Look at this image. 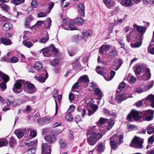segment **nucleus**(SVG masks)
<instances>
[{"instance_id": "nucleus-14", "label": "nucleus", "mask_w": 154, "mask_h": 154, "mask_svg": "<svg viewBox=\"0 0 154 154\" xmlns=\"http://www.w3.org/2000/svg\"><path fill=\"white\" fill-rule=\"evenodd\" d=\"M3 82L1 83L0 85V87L2 91H4L6 88V84L7 82L9 80V77L7 75L3 76L2 80Z\"/></svg>"}, {"instance_id": "nucleus-45", "label": "nucleus", "mask_w": 154, "mask_h": 154, "mask_svg": "<svg viewBox=\"0 0 154 154\" xmlns=\"http://www.w3.org/2000/svg\"><path fill=\"white\" fill-rule=\"evenodd\" d=\"M80 80H78V82H76L72 86V91H75V89L78 88L80 86Z\"/></svg>"}, {"instance_id": "nucleus-64", "label": "nucleus", "mask_w": 154, "mask_h": 154, "mask_svg": "<svg viewBox=\"0 0 154 154\" xmlns=\"http://www.w3.org/2000/svg\"><path fill=\"white\" fill-rule=\"evenodd\" d=\"M68 53L70 56H73L75 54L76 52L73 50H69Z\"/></svg>"}, {"instance_id": "nucleus-18", "label": "nucleus", "mask_w": 154, "mask_h": 154, "mask_svg": "<svg viewBox=\"0 0 154 154\" xmlns=\"http://www.w3.org/2000/svg\"><path fill=\"white\" fill-rule=\"evenodd\" d=\"M103 3L106 7L109 8H112L115 3L114 0H103Z\"/></svg>"}, {"instance_id": "nucleus-12", "label": "nucleus", "mask_w": 154, "mask_h": 154, "mask_svg": "<svg viewBox=\"0 0 154 154\" xmlns=\"http://www.w3.org/2000/svg\"><path fill=\"white\" fill-rule=\"evenodd\" d=\"M110 46L109 45H102L100 48L99 50L100 55L103 56L104 54H107L110 49Z\"/></svg>"}, {"instance_id": "nucleus-57", "label": "nucleus", "mask_w": 154, "mask_h": 154, "mask_svg": "<svg viewBox=\"0 0 154 154\" xmlns=\"http://www.w3.org/2000/svg\"><path fill=\"white\" fill-rule=\"evenodd\" d=\"M1 8L4 11H6L9 9V7L5 4H2L0 5Z\"/></svg>"}, {"instance_id": "nucleus-52", "label": "nucleus", "mask_w": 154, "mask_h": 154, "mask_svg": "<svg viewBox=\"0 0 154 154\" xmlns=\"http://www.w3.org/2000/svg\"><path fill=\"white\" fill-rule=\"evenodd\" d=\"M8 143V141L5 139H0V147L5 146Z\"/></svg>"}, {"instance_id": "nucleus-31", "label": "nucleus", "mask_w": 154, "mask_h": 154, "mask_svg": "<svg viewBox=\"0 0 154 154\" xmlns=\"http://www.w3.org/2000/svg\"><path fill=\"white\" fill-rule=\"evenodd\" d=\"M93 33V31L91 30H89L88 31L85 30L82 32V35L84 37H88L91 36Z\"/></svg>"}, {"instance_id": "nucleus-10", "label": "nucleus", "mask_w": 154, "mask_h": 154, "mask_svg": "<svg viewBox=\"0 0 154 154\" xmlns=\"http://www.w3.org/2000/svg\"><path fill=\"white\" fill-rule=\"evenodd\" d=\"M143 75L141 76L140 79L143 80H149L151 77V73L150 70L149 68H145L143 70Z\"/></svg>"}, {"instance_id": "nucleus-35", "label": "nucleus", "mask_w": 154, "mask_h": 154, "mask_svg": "<svg viewBox=\"0 0 154 154\" xmlns=\"http://www.w3.org/2000/svg\"><path fill=\"white\" fill-rule=\"evenodd\" d=\"M88 110V115L90 116L93 114L97 110L98 108L97 106H93Z\"/></svg>"}, {"instance_id": "nucleus-1", "label": "nucleus", "mask_w": 154, "mask_h": 154, "mask_svg": "<svg viewBox=\"0 0 154 154\" xmlns=\"http://www.w3.org/2000/svg\"><path fill=\"white\" fill-rule=\"evenodd\" d=\"M106 120L105 119L100 118L97 122V126H90L88 130L87 135V142L91 145H94L100 139L103 135L101 132L97 133L99 130V126L103 124Z\"/></svg>"}, {"instance_id": "nucleus-39", "label": "nucleus", "mask_w": 154, "mask_h": 154, "mask_svg": "<svg viewBox=\"0 0 154 154\" xmlns=\"http://www.w3.org/2000/svg\"><path fill=\"white\" fill-rule=\"evenodd\" d=\"M96 70L98 73L103 75V77L104 76V69L103 67L99 66H97L96 69Z\"/></svg>"}, {"instance_id": "nucleus-50", "label": "nucleus", "mask_w": 154, "mask_h": 154, "mask_svg": "<svg viewBox=\"0 0 154 154\" xmlns=\"http://www.w3.org/2000/svg\"><path fill=\"white\" fill-rule=\"evenodd\" d=\"M25 0H12V2L15 5H18L20 4L23 3Z\"/></svg>"}, {"instance_id": "nucleus-37", "label": "nucleus", "mask_w": 154, "mask_h": 154, "mask_svg": "<svg viewBox=\"0 0 154 154\" xmlns=\"http://www.w3.org/2000/svg\"><path fill=\"white\" fill-rule=\"evenodd\" d=\"M12 26L11 24L9 23H6L4 24L3 26V29L6 31L10 30Z\"/></svg>"}, {"instance_id": "nucleus-53", "label": "nucleus", "mask_w": 154, "mask_h": 154, "mask_svg": "<svg viewBox=\"0 0 154 154\" xmlns=\"http://www.w3.org/2000/svg\"><path fill=\"white\" fill-rule=\"evenodd\" d=\"M75 24L78 26L82 25L85 23L84 20H75Z\"/></svg>"}, {"instance_id": "nucleus-6", "label": "nucleus", "mask_w": 154, "mask_h": 154, "mask_svg": "<svg viewBox=\"0 0 154 154\" xmlns=\"http://www.w3.org/2000/svg\"><path fill=\"white\" fill-rule=\"evenodd\" d=\"M140 112L136 110H133L131 113L128 116L127 120L129 122L131 121V119H133L135 121H138L140 119L141 116Z\"/></svg>"}, {"instance_id": "nucleus-23", "label": "nucleus", "mask_w": 154, "mask_h": 154, "mask_svg": "<svg viewBox=\"0 0 154 154\" xmlns=\"http://www.w3.org/2000/svg\"><path fill=\"white\" fill-rule=\"evenodd\" d=\"M48 77V74L47 72H46L45 75L42 74L38 76H35V78L36 79L42 83L44 82Z\"/></svg>"}, {"instance_id": "nucleus-20", "label": "nucleus", "mask_w": 154, "mask_h": 154, "mask_svg": "<svg viewBox=\"0 0 154 154\" xmlns=\"http://www.w3.org/2000/svg\"><path fill=\"white\" fill-rule=\"evenodd\" d=\"M105 149V144L102 142L98 143L96 148V150L99 153L103 152L104 151Z\"/></svg>"}, {"instance_id": "nucleus-25", "label": "nucleus", "mask_w": 154, "mask_h": 154, "mask_svg": "<svg viewBox=\"0 0 154 154\" xmlns=\"http://www.w3.org/2000/svg\"><path fill=\"white\" fill-rule=\"evenodd\" d=\"M24 129H19L15 131L14 133L18 138H21L24 134Z\"/></svg>"}, {"instance_id": "nucleus-42", "label": "nucleus", "mask_w": 154, "mask_h": 154, "mask_svg": "<svg viewBox=\"0 0 154 154\" xmlns=\"http://www.w3.org/2000/svg\"><path fill=\"white\" fill-rule=\"evenodd\" d=\"M59 144L62 148H64L66 147L67 143L65 139H60L59 140Z\"/></svg>"}, {"instance_id": "nucleus-40", "label": "nucleus", "mask_w": 154, "mask_h": 154, "mask_svg": "<svg viewBox=\"0 0 154 154\" xmlns=\"http://www.w3.org/2000/svg\"><path fill=\"white\" fill-rule=\"evenodd\" d=\"M80 38H81L82 40H84V37H79V35H77L73 36L72 38V39L73 42H78Z\"/></svg>"}, {"instance_id": "nucleus-21", "label": "nucleus", "mask_w": 154, "mask_h": 154, "mask_svg": "<svg viewBox=\"0 0 154 154\" xmlns=\"http://www.w3.org/2000/svg\"><path fill=\"white\" fill-rule=\"evenodd\" d=\"M139 42H137L134 43H131V45L132 48H137L139 47L142 45V35H139L138 36Z\"/></svg>"}, {"instance_id": "nucleus-5", "label": "nucleus", "mask_w": 154, "mask_h": 154, "mask_svg": "<svg viewBox=\"0 0 154 154\" xmlns=\"http://www.w3.org/2000/svg\"><path fill=\"white\" fill-rule=\"evenodd\" d=\"M143 142V140L140 137H135L132 141L130 145L134 147L142 149L143 148L142 144Z\"/></svg>"}, {"instance_id": "nucleus-13", "label": "nucleus", "mask_w": 154, "mask_h": 154, "mask_svg": "<svg viewBox=\"0 0 154 154\" xmlns=\"http://www.w3.org/2000/svg\"><path fill=\"white\" fill-rule=\"evenodd\" d=\"M154 111L152 110L149 109L145 112L144 113V117L146 118V121H150L153 118V116Z\"/></svg>"}, {"instance_id": "nucleus-54", "label": "nucleus", "mask_w": 154, "mask_h": 154, "mask_svg": "<svg viewBox=\"0 0 154 154\" xmlns=\"http://www.w3.org/2000/svg\"><path fill=\"white\" fill-rule=\"evenodd\" d=\"M10 61L11 63H14L17 62L18 61V59L16 57L13 56L10 58Z\"/></svg>"}, {"instance_id": "nucleus-36", "label": "nucleus", "mask_w": 154, "mask_h": 154, "mask_svg": "<svg viewBox=\"0 0 154 154\" xmlns=\"http://www.w3.org/2000/svg\"><path fill=\"white\" fill-rule=\"evenodd\" d=\"M142 66L141 65H137L135 66L134 72L135 74H140L141 71Z\"/></svg>"}, {"instance_id": "nucleus-63", "label": "nucleus", "mask_w": 154, "mask_h": 154, "mask_svg": "<svg viewBox=\"0 0 154 154\" xmlns=\"http://www.w3.org/2000/svg\"><path fill=\"white\" fill-rule=\"evenodd\" d=\"M122 22V20H117L115 21V22L113 23L112 24L113 25V26L117 25H120L121 24Z\"/></svg>"}, {"instance_id": "nucleus-47", "label": "nucleus", "mask_w": 154, "mask_h": 154, "mask_svg": "<svg viewBox=\"0 0 154 154\" xmlns=\"http://www.w3.org/2000/svg\"><path fill=\"white\" fill-rule=\"evenodd\" d=\"M65 118L66 121L69 122H71L73 120L71 114L69 112L66 114Z\"/></svg>"}, {"instance_id": "nucleus-7", "label": "nucleus", "mask_w": 154, "mask_h": 154, "mask_svg": "<svg viewBox=\"0 0 154 154\" xmlns=\"http://www.w3.org/2000/svg\"><path fill=\"white\" fill-rule=\"evenodd\" d=\"M153 84L154 82L151 81L150 82V84L145 85L143 88L140 87L136 88L134 91L139 94L146 91L151 88L153 87Z\"/></svg>"}, {"instance_id": "nucleus-59", "label": "nucleus", "mask_w": 154, "mask_h": 154, "mask_svg": "<svg viewBox=\"0 0 154 154\" xmlns=\"http://www.w3.org/2000/svg\"><path fill=\"white\" fill-rule=\"evenodd\" d=\"M59 91L56 89H54L53 91V97L54 98H56L57 97Z\"/></svg>"}, {"instance_id": "nucleus-44", "label": "nucleus", "mask_w": 154, "mask_h": 154, "mask_svg": "<svg viewBox=\"0 0 154 154\" xmlns=\"http://www.w3.org/2000/svg\"><path fill=\"white\" fill-rule=\"evenodd\" d=\"M86 103L88 106H90V107H92L93 106H97L93 104V101L90 99H87L86 101Z\"/></svg>"}, {"instance_id": "nucleus-4", "label": "nucleus", "mask_w": 154, "mask_h": 154, "mask_svg": "<svg viewBox=\"0 0 154 154\" xmlns=\"http://www.w3.org/2000/svg\"><path fill=\"white\" fill-rule=\"evenodd\" d=\"M42 52L43 55L45 57H49L51 55V53L55 54L57 52V49L53 46H51L46 48L42 49L39 51Z\"/></svg>"}, {"instance_id": "nucleus-8", "label": "nucleus", "mask_w": 154, "mask_h": 154, "mask_svg": "<svg viewBox=\"0 0 154 154\" xmlns=\"http://www.w3.org/2000/svg\"><path fill=\"white\" fill-rule=\"evenodd\" d=\"M44 138L46 141L50 143L55 142L56 139L54 134L52 132L45 134L44 136Z\"/></svg>"}, {"instance_id": "nucleus-38", "label": "nucleus", "mask_w": 154, "mask_h": 154, "mask_svg": "<svg viewBox=\"0 0 154 154\" xmlns=\"http://www.w3.org/2000/svg\"><path fill=\"white\" fill-rule=\"evenodd\" d=\"M79 80H80V85H81V83H86L87 82H89V79L88 77V76L87 75H84L83 76H82L79 79Z\"/></svg>"}, {"instance_id": "nucleus-49", "label": "nucleus", "mask_w": 154, "mask_h": 154, "mask_svg": "<svg viewBox=\"0 0 154 154\" xmlns=\"http://www.w3.org/2000/svg\"><path fill=\"white\" fill-rule=\"evenodd\" d=\"M59 63V60L56 59H54L51 61V65L54 66H57L58 65Z\"/></svg>"}, {"instance_id": "nucleus-41", "label": "nucleus", "mask_w": 154, "mask_h": 154, "mask_svg": "<svg viewBox=\"0 0 154 154\" xmlns=\"http://www.w3.org/2000/svg\"><path fill=\"white\" fill-rule=\"evenodd\" d=\"M14 98L12 96H9L6 100V103L8 105H13Z\"/></svg>"}, {"instance_id": "nucleus-17", "label": "nucleus", "mask_w": 154, "mask_h": 154, "mask_svg": "<svg viewBox=\"0 0 154 154\" xmlns=\"http://www.w3.org/2000/svg\"><path fill=\"white\" fill-rule=\"evenodd\" d=\"M122 63V60L120 59H117L114 60L112 62V65L116 68L113 69L117 70L121 66Z\"/></svg>"}, {"instance_id": "nucleus-11", "label": "nucleus", "mask_w": 154, "mask_h": 154, "mask_svg": "<svg viewBox=\"0 0 154 154\" xmlns=\"http://www.w3.org/2000/svg\"><path fill=\"white\" fill-rule=\"evenodd\" d=\"M144 103L146 104L149 102H151V106L154 108V95L151 94L145 98L143 100Z\"/></svg>"}, {"instance_id": "nucleus-29", "label": "nucleus", "mask_w": 154, "mask_h": 154, "mask_svg": "<svg viewBox=\"0 0 154 154\" xmlns=\"http://www.w3.org/2000/svg\"><path fill=\"white\" fill-rule=\"evenodd\" d=\"M115 72L113 70H111L110 71V74L109 75H107L106 76V75L105 74V76H104V78L105 79L108 81H110L114 77L115 74Z\"/></svg>"}, {"instance_id": "nucleus-46", "label": "nucleus", "mask_w": 154, "mask_h": 154, "mask_svg": "<svg viewBox=\"0 0 154 154\" xmlns=\"http://www.w3.org/2000/svg\"><path fill=\"white\" fill-rule=\"evenodd\" d=\"M42 67V63L40 62H37L34 64L35 68L38 70H40Z\"/></svg>"}, {"instance_id": "nucleus-2", "label": "nucleus", "mask_w": 154, "mask_h": 154, "mask_svg": "<svg viewBox=\"0 0 154 154\" xmlns=\"http://www.w3.org/2000/svg\"><path fill=\"white\" fill-rule=\"evenodd\" d=\"M23 85L24 87H26L29 89L27 92L30 94L35 93L36 89L34 85L32 83L26 81L24 80H17L14 85L13 90L14 92L16 93H20L21 91V88Z\"/></svg>"}, {"instance_id": "nucleus-3", "label": "nucleus", "mask_w": 154, "mask_h": 154, "mask_svg": "<svg viewBox=\"0 0 154 154\" xmlns=\"http://www.w3.org/2000/svg\"><path fill=\"white\" fill-rule=\"evenodd\" d=\"M62 26L65 29L73 30L77 29L75 26L74 22L73 20H63L61 22Z\"/></svg>"}, {"instance_id": "nucleus-27", "label": "nucleus", "mask_w": 154, "mask_h": 154, "mask_svg": "<svg viewBox=\"0 0 154 154\" xmlns=\"http://www.w3.org/2000/svg\"><path fill=\"white\" fill-rule=\"evenodd\" d=\"M121 4L125 7H130L133 5L131 0H122Z\"/></svg>"}, {"instance_id": "nucleus-24", "label": "nucleus", "mask_w": 154, "mask_h": 154, "mask_svg": "<svg viewBox=\"0 0 154 154\" xmlns=\"http://www.w3.org/2000/svg\"><path fill=\"white\" fill-rule=\"evenodd\" d=\"M133 27L134 29L136 28L137 31L141 34H143L146 31L145 28L140 26H138L136 24H134L133 25Z\"/></svg>"}, {"instance_id": "nucleus-28", "label": "nucleus", "mask_w": 154, "mask_h": 154, "mask_svg": "<svg viewBox=\"0 0 154 154\" xmlns=\"http://www.w3.org/2000/svg\"><path fill=\"white\" fill-rule=\"evenodd\" d=\"M94 94L98 96L97 99L98 100H101L103 96L102 92L99 88H97L95 89L94 91Z\"/></svg>"}, {"instance_id": "nucleus-43", "label": "nucleus", "mask_w": 154, "mask_h": 154, "mask_svg": "<svg viewBox=\"0 0 154 154\" xmlns=\"http://www.w3.org/2000/svg\"><path fill=\"white\" fill-rule=\"evenodd\" d=\"M2 43L5 45H9L12 44L11 40L10 39H7L4 38L1 39Z\"/></svg>"}, {"instance_id": "nucleus-58", "label": "nucleus", "mask_w": 154, "mask_h": 154, "mask_svg": "<svg viewBox=\"0 0 154 154\" xmlns=\"http://www.w3.org/2000/svg\"><path fill=\"white\" fill-rule=\"evenodd\" d=\"M35 149L32 147L29 148L28 150V154H35Z\"/></svg>"}, {"instance_id": "nucleus-48", "label": "nucleus", "mask_w": 154, "mask_h": 154, "mask_svg": "<svg viewBox=\"0 0 154 154\" xmlns=\"http://www.w3.org/2000/svg\"><path fill=\"white\" fill-rule=\"evenodd\" d=\"M21 103V101L20 99H14V101L13 106H18L20 105Z\"/></svg>"}, {"instance_id": "nucleus-60", "label": "nucleus", "mask_w": 154, "mask_h": 154, "mask_svg": "<svg viewBox=\"0 0 154 154\" xmlns=\"http://www.w3.org/2000/svg\"><path fill=\"white\" fill-rule=\"evenodd\" d=\"M31 6L33 8H36L38 6L37 1L36 0H33L31 3Z\"/></svg>"}, {"instance_id": "nucleus-51", "label": "nucleus", "mask_w": 154, "mask_h": 154, "mask_svg": "<svg viewBox=\"0 0 154 154\" xmlns=\"http://www.w3.org/2000/svg\"><path fill=\"white\" fill-rule=\"evenodd\" d=\"M51 20H47L44 22L45 26V28L47 29H49L51 25Z\"/></svg>"}, {"instance_id": "nucleus-34", "label": "nucleus", "mask_w": 154, "mask_h": 154, "mask_svg": "<svg viewBox=\"0 0 154 154\" xmlns=\"http://www.w3.org/2000/svg\"><path fill=\"white\" fill-rule=\"evenodd\" d=\"M46 36L45 37H43L40 38V42L43 43H46L49 39V36L48 32H45Z\"/></svg>"}, {"instance_id": "nucleus-32", "label": "nucleus", "mask_w": 154, "mask_h": 154, "mask_svg": "<svg viewBox=\"0 0 154 154\" xmlns=\"http://www.w3.org/2000/svg\"><path fill=\"white\" fill-rule=\"evenodd\" d=\"M37 140L36 139L32 140H26L25 143V145L27 146H33L35 143H36Z\"/></svg>"}, {"instance_id": "nucleus-62", "label": "nucleus", "mask_w": 154, "mask_h": 154, "mask_svg": "<svg viewBox=\"0 0 154 154\" xmlns=\"http://www.w3.org/2000/svg\"><path fill=\"white\" fill-rule=\"evenodd\" d=\"M125 83L124 82H122L120 84L119 86V90H122L125 88Z\"/></svg>"}, {"instance_id": "nucleus-33", "label": "nucleus", "mask_w": 154, "mask_h": 154, "mask_svg": "<svg viewBox=\"0 0 154 154\" xmlns=\"http://www.w3.org/2000/svg\"><path fill=\"white\" fill-rule=\"evenodd\" d=\"M22 44L28 48H30L33 46V44L31 42H28L26 39H24L23 41Z\"/></svg>"}, {"instance_id": "nucleus-15", "label": "nucleus", "mask_w": 154, "mask_h": 154, "mask_svg": "<svg viewBox=\"0 0 154 154\" xmlns=\"http://www.w3.org/2000/svg\"><path fill=\"white\" fill-rule=\"evenodd\" d=\"M108 51L109 57L111 59L113 58L117 55V51L114 47H112L110 46Z\"/></svg>"}, {"instance_id": "nucleus-22", "label": "nucleus", "mask_w": 154, "mask_h": 154, "mask_svg": "<svg viewBox=\"0 0 154 154\" xmlns=\"http://www.w3.org/2000/svg\"><path fill=\"white\" fill-rule=\"evenodd\" d=\"M125 94H119L117 93L116 96V100L117 101L118 103H120L122 101L126 100L128 97H126L125 96Z\"/></svg>"}, {"instance_id": "nucleus-61", "label": "nucleus", "mask_w": 154, "mask_h": 154, "mask_svg": "<svg viewBox=\"0 0 154 154\" xmlns=\"http://www.w3.org/2000/svg\"><path fill=\"white\" fill-rule=\"evenodd\" d=\"M154 141V133L153 135L150 137L148 139V142L149 143L152 144Z\"/></svg>"}, {"instance_id": "nucleus-56", "label": "nucleus", "mask_w": 154, "mask_h": 154, "mask_svg": "<svg viewBox=\"0 0 154 154\" xmlns=\"http://www.w3.org/2000/svg\"><path fill=\"white\" fill-rule=\"evenodd\" d=\"M16 141L12 137L10 139L9 142V145L11 147H12L13 145L15 143Z\"/></svg>"}, {"instance_id": "nucleus-55", "label": "nucleus", "mask_w": 154, "mask_h": 154, "mask_svg": "<svg viewBox=\"0 0 154 154\" xmlns=\"http://www.w3.org/2000/svg\"><path fill=\"white\" fill-rule=\"evenodd\" d=\"M89 89L91 91H93L96 87V85L94 83L91 82L88 84Z\"/></svg>"}, {"instance_id": "nucleus-16", "label": "nucleus", "mask_w": 154, "mask_h": 154, "mask_svg": "<svg viewBox=\"0 0 154 154\" xmlns=\"http://www.w3.org/2000/svg\"><path fill=\"white\" fill-rule=\"evenodd\" d=\"M78 10L79 12V15L81 17H79L80 19H83L82 17H84L85 15V6L82 3H80L78 6ZM76 19H79V18H77Z\"/></svg>"}, {"instance_id": "nucleus-9", "label": "nucleus", "mask_w": 154, "mask_h": 154, "mask_svg": "<svg viewBox=\"0 0 154 154\" xmlns=\"http://www.w3.org/2000/svg\"><path fill=\"white\" fill-rule=\"evenodd\" d=\"M42 154H50L51 148L49 144L43 143L42 146Z\"/></svg>"}, {"instance_id": "nucleus-19", "label": "nucleus", "mask_w": 154, "mask_h": 154, "mask_svg": "<svg viewBox=\"0 0 154 154\" xmlns=\"http://www.w3.org/2000/svg\"><path fill=\"white\" fill-rule=\"evenodd\" d=\"M117 135H114L110 138V144L112 149H114L116 146V141L117 140Z\"/></svg>"}, {"instance_id": "nucleus-26", "label": "nucleus", "mask_w": 154, "mask_h": 154, "mask_svg": "<svg viewBox=\"0 0 154 154\" xmlns=\"http://www.w3.org/2000/svg\"><path fill=\"white\" fill-rule=\"evenodd\" d=\"M107 125L106 127V131L110 130L113 126L115 122L114 119L112 118L110 119L107 122Z\"/></svg>"}, {"instance_id": "nucleus-30", "label": "nucleus", "mask_w": 154, "mask_h": 154, "mask_svg": "<svg viewBox=\"0 0 154 154\" xmlns=\"http://www.w3.org/2000/svg\"><path fill=\"white\" fill-rule=\"evenodd\" d=\"M146 129L148 134H151L154 132V126L152 124L148 125L146 128Z\"/></svg>"}]
</instances>
